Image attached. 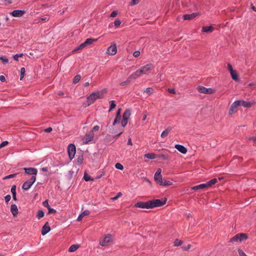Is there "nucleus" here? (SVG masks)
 Returning <instances> with one entry per match:
<instances>
[{
  "instance_id": "obj_29",
  "label": "nucleus",
  "mask_w": 256,
  "mask_h": 256,
  "mask_svg": "<svg viewBox=\"0 0 256 256\" xmlns=\"http://www.w3.org/2000/svg\"><path fill=\"white\" fill-rule=\"evenodd\" d=\"M230 73L232 78L234 80H238V74L236 72L235 70H233Z\"/></svg>"
},
{
  "instance_id": "obj_4",
  "label": "nucleus",
  "mask_w": 256,
  "mask_h": 256,
  "mask_svg": "<svg viewBox=\"0 0 256 256\" xmlns=\"http://www.w3.org/2000/svg\"><path fill=\"white\" fill-rule=\"evenodd\" d=\"M96 39L88 38H87L85 42L82 44H80L77 48H75L73 50V52H76L79 50H82L86 47V46L91 44L93 42H96Z\"/></svg>"
},
{
  "instance_id": "obj_7",
  "label": "nucleus",
  "mask_w": 256,
  "mask_h": 256,
  "mask_svg": "<svg viewBox=\"0 0 256 256\" xmlns=\"http://www.w3.org/2000/svg\"><path fill=\"white\" fill-rule=\"evenodd\" d=\"M166 203V200H164V201L161 200L159 199H156L150 200V205L152 206V208L164 205Z\"/></svg>"
},
{
  "instance_id": "obj_34",
  "label": "nucleus",
  "mask_w": 256,
  "mask_h": 256,
  "mask_svg": "<svg viewBox=\"0 0 256 256\" xmlns=\"http://www.w3.org/2000/svg\"><path fill=\"white\" fill-rule=\"evenodd\" d=\"M0 60H2L3 64H6L8 62V59L4 56H0Z\"/></svg>"
},
{
  "instance_id": "obj_25",
  "label": "nucleus",
  "mask_w": 256,
  "mask_h": 256,
  "mask_svg": "<svg viewBox=\"0 0 256 256\" xmlns=\"http://www.w3.org/2000/svg\"><path fill=\"white\" fill-rule=\"evenodd\" d=\"M130 115V111L126 110L123 114L122 118L128 120Z\"/></svg>"
},
{
  "instance_id": "obj_59",
  "label": "nucleus",
  "mask_w": 256,
  "mask_h": 256,
  "mask_svg": "<svg viewBox=\"0 0 256 256\" xmlns=\"http://www.w3.org/2000/svg\"><path fill=\"white\" fill-rule=\"evenodd\" d=\"M52 128H48L44 130V132H50L52 131Z\"/></svg>"
},
{
  "instance_id": "obj_16",
  "label": "nucleus",
  "mask_w": 256,
  "mask_h": 256,
  "mask_svg": "<svg viewBox=\"0 0 256 256\" xmlns=\"http://www.w3.org/2000/svg\"><path fill=\"white\" fill-rule=\"evenodd\" d=\"M142 76L140 70H136L134 72L130 74L128 77L130 79V80L134 79L135 80L138 78H140Z\"/></svg>"
},
{
  "instance_id": "obj_39",
  "label": "nucleus",
  "mask_w": 256,
  "mask_h": 256,
  "mask_svg": "<svg viewBox=\"0 0 256 256\" xmlns=\"http://www.w3.org/2000/svg\"><path fill=\"white\" fill-rule=\"evenodd\" d=\"M144 92L148 94H151L153 92L154 90L151 88H148L144 90Z\"/></svg>"
},
{
  "instance_id": "obj_18",
  "label": "nucleus",
  "mask_w": 256,
  "mask_h": 256,
  "mask_svg": "<svg viewBox=\"0 0 256 256\" xmlns=\"http://www.w3.org/2000/svg\"><path fill=\"white\" fill-rule=\"evenodd\" d=\"M238 106H242L244 108H250L252 106V103L250 102H245L244 100H237Z\"/></svg>"
},
{
  "instance_id": "obj_9",
  "label": "nucleus",
  "mask_w": 256,
  "mask_h": 256,
  "mask_svg": "<svg viewBox=\"0 0 256 256\" xmlns=\"http://www.w3.org/2000/svg\"><path fill=\"white\" fill-rule=\"evenodd\" d=\"M112 240V236L110 234H106L103 239L100 240V244L102 246H106Z\"/></svg>"
},
{
  "instance_id": "obj_38",
  "label": "nucleus",
  "mask_w": 256,
  "mask_h": 256,
  "mask_svg": "<svg viewBox=\"0 0 256 256\" xmlns=\"http://www.w3.org/2000/svg\"><path fill=\"white\" fill-rule=\"evenodd\" d=\"M115 167L117 169H118V170H122L124 169L123 166L122 164H120V163H116L115 164Z\"/></svg>"
},
{
  "instance_id": "obj_47",
  "label": "nucleus",
  "mask_w": 256,
  "mask_h": 256,
  "mask_svg": "<svg viewBox=\"0 0 256 256\" xmlns=\"http://www.w3.org/2000/svg\"><path fill=\"white\" fill-rule=\"evenodd\" d=\"M120 120V117L116 116L115 120L113 122V125L116 124V123H118Z\"/></svg>"
},
{
  "instance_id": "obj_53",
  "label": "nucleus",
  "mask_w": 256,
  "mask_h": 256,
  "mask_svg": "<svg viewBox=\"0 0 256 256\" xmlns=\"http://www.w3.org/2000/svg\"><path fill=\"white\" fill-rule=\"evenodd\" d=\"M4 198L6 202H8L10 200L11 196L10 194H8L5 196Z\"/></svg>"
},
{
  "instance_id": "obj_48",
  "label": "nucleus",
  "mask_w": 256,
  "mask_h": 256,
  "mask_svg": "<svg viewBox=\"0 0 256 256\" xmlns=\"http://www.w3.org/2000/svg\"><path fill=\"white\" fill-rule=\"evenodd\" d=\"M89 214H90V212L88 210H86L81 214L82 216L83 217L84 216H87L89 215Z\"/></svg>"
},
{
  "instance_id": "obj_1",
  "label": "nucleus",
  "mask_w": 256,
  "mask_h": 256,
  "mask_svg": "<svg viewBox=\"0 0 256 256\" xmlns=\"http://www.w3.org/2000/svg\"><path fill=\"white\" fill-rule=\"evenodd\" d=\"M107 92L106 89H104L101 91L92 92L87 98L88 106L93 104L95 100L98 98H102L104 96V94Z\"/></svg>"
},
{
  "instance_id": "obj_33",
  "label": "nucleus",
  "mask_w": 256,
  "mask_h": 256,
  "mask_svg": "<svg viewBox=\"0 0 256 256\" xmlns=\"http://www.w3.org/2000/svg\"><path fill=\"white\" fill-rule=\"evenodd\" d=\"M172 184V182L170 180H166L164 182H162V183H160V185L164 186H169Z\"/></svg>"
},
{
  "instance_id": "obj_51",
  "label": "nucleus",
  "mask_w": 256,
  "mask_h": 256,
  "mask_svg": "<svg viewBox=\"0 0 256 256\" xmlns=\"http://www.w3.org/2000/svg\"><path fill=\"white\" fill-rule=\"evenodd\" d=\"M8 144V141H4V142H2L0 144V148H2Z\"/></svg>"
},
{
  "instance_id": "obj_27",
  "label": "nucleus",
  "mask_w": 256,
  "mask_h": 256,
  "mask_svg": "<svg viewBox=\"0 0 256 256\" xmlns=\"http://www.w3.org/2000/svg\"><path fill=\"white\" fill-rule=\"evenodd\" d=\"M144 157L148 159H154L157 158V155L154 154H146L144 155Z\"/></svg>"
},
{
  "instance_id": "obj_50",
  "label": "nucleus",
  "mask_w": 256,
  "mask_h": 256,
  "mask_svg": "<svg viewBox=\"0 0 256 256\" xmlns=\"http://www.w3.org/2000/svg\"><path fill=\"white\" fill-rule=\"evenodd\" d=\"M42 204L44 207H46L48 208L50 207L48 200H46L45 201H44L42 203Z\"/></svg>"
},
{
  "instance_id": "obj_44",
  "label": "nucleus",
  "mask_w": 256,
  "mask_h": 256,
  "mask_svg": "<svg viewBox=\"0 0 256 256\" xmlns=\"http://www.w3.org/2000/svg\"><path fill=\"white\" fill-rule=\"evenodd\" d=\"M120 24H121L120 20L118 19L116 20L114 22V24L116 27H118V26H120Z\"/></svg>"
},
{
  "instance_id": "obj_64",
  "label": "nucleus",
  "mask_w": 256,
  "mask_h": 256,
  "mask_svg": "<svg viewBox=\"0 0 256 256\" xmlns=\"http://www.w3.org/2000/svg\"><path fill=\"white\" fill-rule=\"evenodd\" d=\"M250 140H252L254 142V144L256 146V137H253L250 138Z\"/></svg>"
},
{
  "instance_id": "obj_42",
  "label": "nucleus",
  "mask_w": 256,
  "mask_h": 256,
  "mask_svg": "<svg viewBox=\"0 0 256 256\" xmlns=\"http://www.w3.org/2000/svg\"><path fill=\"white\" fill-rule=\"evenodd\" d=\"M23 55L24 54H16L14 56V58L16 60H18V58L22 57L23 56Z\"/></svg>"
},
{
  "instance_id": "obj_13",
  "label": "nucleus",
  "mask_w": 256,
  "mask_h": 256,
  "mask_svg": "<svg viewBox=\"0 0 256 256\" xmlns=\"http://www.w3.org/2000/svg\"><path fill=\"white\" fill-rule=\"evenodd\" d=\"M25 174L32 175V176H36L37 174L38 170L36 168H24Z\"/></svg>"
},
{
  "instance_id": "obj_32",
  "label": "nucleus",
  "mask_w": 256,
  "mask_h": 256,
  "mask_svg": "<svg viewBox=\"0 0 256 256\" xmlns=\"http://www.w3.org/2000/svg\"><path fill=\"white\" fill-rule=\"evenodd\" d=\"M44 212L42 210H38L37 213V218L38 219H40V218L44 217Z\"/></svg>"
},
{
  "instance_id": "obj_62",
  "label": "nucleus",
  "mask_w": 256,
  "mask_h": 256,
  "mask_svg": "<svg viewBox=\"0 0 256 256\" xmlns=\"http://www.w3.org/2000/svg\"><path fill=\"white\" fill-rule=\"evenodd\" d=\"M182 248L184 250H188L190 248V245L188 244L186 246H183Z\"/></svg>"
},
{
  "instance_id": "obj_6",
  "label": "nucleus",
  "mask_w": 256,
  "mask_h": 256,
  "mask_svg": "<svg viewBox=\"0 0 256 256\" xmlns=\"http://www.w3.org/2000/svg\"><path fill=\"white\" fill-rule=\"evenodd\" d=\"M36 176H32L30 180H26L22 186V188L25 190H28L32 185V184L36 182Z\"/></svg>"
},
{
  "instance_id": "obj_22",
  "label": "nucleus",
  "mask_w": 256,
  "mask_h": 256,
  "mask_svg": "<svg viewBox=\"0 0 256 256\" xmlns=\"http://www.w3.org/2000/svg\"><path fill=\"white\" fill-rule=\"evenodd\" d=\"M10 211L14 216H16L18 214V209L17 206L15 204L11 205Z\"/></svg>"
},
{
  "instance_id": "obj_49",
  "label": "nucleus",
  "mask_w": 256,
  "mask_h": 256,
  "mask_svg": "<svg viewBox=\"0 0 256 256\" xmlns=\"http://www.w3.org/2000/svg\"><path fill=\"white\" fill-rule=\"evenodd\" d=\"M128 120H124L123 118L122 119V127H124L126 125V124L128 123Z\"/></svg>"
},
{
  "instance_id": "obj_60",
  "label": "nucleus",
  "mask_w": 256,
  "mask_h": 256,
  "mask_svg": "<svg viewBox=\"0 0 256 256\" xmlns=\"http://www.w3.org/2000/svg\"><path fill=\"white\" fill-rule=\"evenodd\" d=\"M168 91L170 94H175L176 92L174 88H168Z\"/></svg>"
},
{
  "instance_id": "obj_46",
  "label": "nucleus",
  "mask_w": 256,
  "mask_h": 256,
  "mask_svg": "<svg viewBox=\"0 0 256 256\" xmlns=\"http://www.w3.org/2000/svg\"><path fill=\"white\" fill-rule=\"evenodd\" d=\"M122 194L121 192H120L118 193L117 195H116V196L112 198V200H116L118 198H120V196H122Z\"/></svg>"
},
{
  "instance_id": "obj_20",
  "label": "nucleus",
  "mask_w": 256,
  "mask_h": 256,
  "mask_svg": "<svg viewBox=\"0 0 256 256\" xmlns=\"http://www.w3.org/2000/svg\"><path fill=\"white\" fill-rule=\"evenodd\" d=\"M238 106V103L237 101L234 102L231 106L230 110H229V114H233L236 111V108Z\"/></svg>"
},
{
  "instance_id": "obj_37",
  "label": "nucleus",
  "mask_w": 256,
  "mask_h": 256,
  "mask_svg": "<svg viewBox=\"0 0 256 256\" xmlns=\"http://www.w3.org/2000/svg\"><path fill=\"white\" fill-rule=\"evenodd\" d=\"M25 72H26L25 68H21V69H20V80H22V78L24 77Z\"/></svg>"
},
{
  "instance_id": "obj_31",
  "label": "nucleus",
  "mask_w": 256,
  "mask_h": 256,
  "mask_svg": "<svg viewBox=\"0 0 256 256\" xmlns=\"http://www.w3.org/2000/svg\"><path fill=\"white\" fill-rule=\"evenodd\" d=\"M80 78L81 76L80 74L76 75L74 78L73 82L74 84H76L80 80Z\"/></svg>"
},
{
  "instance_id": "obj_19",
  "label": "nucleus",
  "mask_w": 256,
  "mask_h": 256,
  "mask_svg": "<svg viewBox=\"0 0 256 256\" xmlns=\"http://www.w3.org/2000/svg\"><path fill=\"white\" fill-rule=\"evenodd\" d=\"M198 15V13L194 12L192 14H187L184 16V20H191Z\"/></svg>"
},
{
  "instance_id": "obj_30",
  "label": "nucleus",
  "mask_w": 256,
  "mask_h": 256,
  "mask_svg": "<svg viewBox=\"0 0 256 256\" xmlns=\"http://www.w3.org/2000/svg\"><path fill=\"white\" fill-rule=\"evenodd\" d=\"M130 79L129 78V77H128V78L126 81L120 82V84L121 86H127L130 83Z\"/></svg>"
},
{
  "instance_id": "obj_12",
  "label": "nucleus",
  "mask_w": 256,
  "mask_h": 256,
  "mask_svg": "<svg viewBox=\"0 0 256 256\" xmlns=\"http://www.w3.org/2000/svg\"><path fill=\"white\" fill-rule=\"evenodd\" d=\"M94 136V134L92 131H90L88 132L86 136L83 138V142L85 144H88V142L92 141Z\"/></svg>"
},
{
  "instance_id": "obj_54",
  "label": "nucleus",
  "mask_w": 256,
  "mask_h": 256,
  "mask_svg": "<svg viewBox=\"0 0 256 256\" xmlns=\"http://www.w3.org/2000/svg\"><path fill=\"white\" fill-rule=\"evenodd\" d=\"M48 214H54V213L56 212V210L54 209L51 208L50 207L48 208Z\"/></svg>"
},
{
  "instance_id": "obj_11",
  "label": "nucleus",
  "mask_w": 256,
  "mask_h": 256,
  "mask_svg": "<svg viewBox=\"0 0 256 256\" xmlns=\"http://www.w3.org/2000/svg\"><path fill=\"white\" fill-rule=\"evenodd\" d=\"M198 91L200 93L206 94H212L214 92V90L210 88H206L203 86H198L197 88Z\"/></svg>"
},
{
  "instance_id": "obj_41",
  "label": "nucleus",
  "mask_w": 256,
  "mask_h": 256,
  "mask_svg": "<svg viewBox=\"0 0 256 256\" xmlns=\"http://www.w3.org/2000/svg\"><path fill=\"white\" fill-rule=\"evenodd\" d=\"M182 244V242L180 240H176L174 242V246H179L180 245H181Z\"/></svg>"
},
{
  "instance_id": "obj_10",
  "label": "nucleus",
  "mask_w": 256,
  "mask_h": 256,
  "mask_svg": "<svg viewBox=\"0 0 256 256\" xmlns=\"http://www.w3.org/2000/svg\"><path fill=\"white\" fill-rule=\"evenodd\" d=\"M134 207L140 208H152L150 205V200L146 202H139L135 204Z\"/></svg>"
},
{
  "instance_id": "obj_63",
  "label": "nucleus",
  "mask_w": 256,
  "mask_h": 256,
  "mask_svg": "<svg viewBox=\"0 0 256 256\" xmlns=\"http://www.w3.org/2000/svg\"><path fill=\"white\" fill-rule=\"evenodd\" d=\"M120 110H121L120 108L118 109L117 113H116V116L120 117Z\"/></svg>"
},
{
  "instance_id": "obj_8",
  "label": "nucleus",
  "mask_w": 256,
  "mask_h": 256,
  "mask_svg": "<svg viewBox=\"0 0 256 256\" xmlns=\"http://www.w3.org/2000/svg\"><path fill=\"white\" fill-rule=\"evenodd\" d=\"M68 152L70 160H72L76 152V148L74 144H70L68 145Z\"/></svg>"
},
{
  "instance_id": "obj_36",
  "label": "nucleus",
  "mask_w": 256,
  "mask_h": 256,
  "mask_svg": "<svg viewBox=\"0 0 256 256\" xmlns=\"http://www.w3.org/2000/svg\"><path fill=\"white\" fill-rule=\"evenodd\" d=\"M110 108L109 111L110 112L116 107V104H114V100H110Z\"/></svg>"
},
{
  "instance_id": "obj_15",
  "label": "nucleus",
  "mask_w": 256,
  "mask_h": 256,
  "mask_svg": "<svg viewBox=\"0 0 256 256\" xmlns=\"http://www.w3.org/2000/svg\"><path fill=\"white\" fill-rule=\"evenodd\" d=\"M25 14L24 10H14L10 12V14L14 17H21Z\"/></svg>"
},
{
  "instance_id": "obj_52",
  "label": "nucleus",
  "mask_w": 256,
  "mask_h": 256,
  "mask_svg": "<svg viewBox=\"0 0 256 256\" xmlns=\"http://www.w3.org/2000/svg\"><path fill=\"white\" fill-rule=\"evenodd\" d=\"M140 52L139 50L136 51L133 53V56L136 58L138 57L140 55Z\"/></svg>"
},
{
  "instance_id": "obj_43",
  "label": "nucleus",
  "mask_w": 256,
  "mask_h": 256,
  "mask_svg": "<svg viewBox=\"0 0 256 256\" xmlns=\"http://www.w3.org/2000/svg\"><path fill=\"white\" fill-rule=\"evenodd\" d=\"M16 175H17V174H10V175L8 176H6V177L4 178V180L8 179V178H14Z\"/></svg>"
},
{
  "instance_id": "obj_40",
  "label": "nucleus",
  "mask_w": 256,
  "mask_h": 256,
  "mask_svg": "<svg viewBox=\"0 0 256 256\" xmlns=\"http://www.w3.org/2000/svg\"><path fill=\"white\" fill-rule=\"evenodd\" d=\"M157 158H162L163 160H167L168 157L166 155H165L164 154H160L158 156H157Z\"/></svg>"
},
{
  "instance_id": "obj_56",
  "label": "nucleus",
  "mask_w": 256,
  "mask_h": 256,
  "mask_svg": "<svg viewBox=\"0 0 256 256\" xmlns=\"http://www.w3.org/2000/svg\"><path fill=\"white\" fill-rule=\"evenodd\" d=\"M117 14H118V12L116 11H113L110 14V16L114 18V17L116 16Z\"/></svg>"
},
{
  "instance_id": "obj_21",
  "label": "nucleus",
  "mask_w": 256,
  "mask_h": 256,
  "mask_svg": "<svg viewBox=\"0 0 256 256\" xmlns=\"http://www.w3.org/2000/svg\"><path fill=\"white\" fill-rule=\"evenodd\" d=\"M175 148L183 154H185L187 152V149L182 145L176 144Z\"/></svg>"
},
{
  "instance_id": "obj_24",
  "label": "nucleus",
  "mask_w": 256,
  "mask_h": 256,
  "mask_svg": "<svg viewBox=\"0 0 256 256\" xmlns=\"http://www.w3.org/2000/svg\"><path fill=\"white\" fill-rule=\"evenodd\" d=\"M171 130V128L170 127H168L166 129L164 130L162 134H161V137L162 138H165L166 137L168 134L170 133V131Z\"/></svg>"
},
{
  "instance_id": "obj_14",
  "label": "nucleus",
  "mask_w": 256,
  "mask_h": 256,
  "mask_svg": "<svg viewBox=\"0 0 256 256\" xmlns=\"http://www.w3.org/2000/svg\"><path fill=\"white\" fill-rule=\"evenodd\" d=\"M117 52V48L116 44L109 46L107 49V54L110 56H114L116 54Z\"/></svg>"
},
{
  "instance_id": "obj_3",
  "label": "nucleus",
  "mask_w": 256,
  "mask_h": 256,
  "mask_svg": "<svg viewBox=\"0 0 256 256\" xmlns=\"http://www.w3.org/2000/svg\"><path fill=\"white\" fill-rule=\"evenodd\" d=\"M248 239V236L246 234L243 233H240L230 238V242H241L243 240Z\"/></svg>"
},
{
  "instance_id": "obj_17",
  "label": "nucleus",
  "mask_w": 256,
  "mask_h": 256,
  "mask_svg": "<svg viewBox=\"0 0 256 256\" xmlns=\"http://www.w3.org/2000/svg\"><path fill=\"white\" fill-rule=\"evenodd\" d=\"M50 230V228L48 226V222H46L42 228V234L44 236L48 234Z\"/></svg>"
},
{
  "instance_id": "obj_5",
  "label": "nucleus",
  "mask_w": 256,
  "mask_h": 256,
  "mask_svg": "<svg viewBox=\"0 0 256 256\" xmlns=\"http://www.w3.org/2000/svg\"><path fill=\"white\" fill-rule=\"evenodd\" d=\"M154 69V66L152 64H148L142 66L139 70L142 74H148V72Z\"/></svg>"
},
{
  "instance_id": "obj_23",
  "label": "nucleus",
  "mask_w": 256,
  "mask_h": 256,
  "mask_svg": "<svg viewBox=\"0 0 256 256\" xmlns=\"http://www.w3.org/2000/svg\"><path fill=\"white\" fill-rule=\"evenodd\" d=\"M213 30L214 28L212 26H203L202 28V31L204 32H211Z\"/></svg>"
},
{
  "instance_id": "obj_28",
  "label": "nucleus",
  "mask_w": 256,
  "mask_h": 256,
  "mask_svg": "<svg viewBox=\"0 0 256 256\" xmlns=\"http://www.w3.org/2000/svg\"><path fill=\"white\" fill-rule=\"evenodd\" d=\"M79 246L77 244H73V245H72L69 249H68V251L70 252H74V251H76L78 248Z\"/></svg>"
},
{
  "instance_id": "obj_58",
  "label": "nucleus",
  "mask_w": 256,
  "mask_h": 256,
  "mask_svg": "<svg viewBox=\"0 0 256 256\" xmlns=\"http://www.w3.org/2000/svg\"><path fill=\"white\" fill-rule=\"evenodd\" d=\"M161 172H162V170L161 168H159L157 170L156 172L154 174L156 175H161Z\"/></svg>"
},
{
  "instance_id": "obj_2",
  "label": "nucleus",
  "mask_w": 256,
  "mask_h": 256,
  "mask_svg": "<svg viewBox=\"0 0 256 256\" xmlns=\"http://www.w3.org/2000/svg\"><path fill=\"white\" fill-rule=\"evenodd\" d=\"M217 182L218 180L216 178H213L205 184H200L194 186L191 188L192 190H197L200 189L208 188L211 187L212 185L214 184Z\"/></svg>"
},
{
  "instance_id": "obj_55",
  "label": "nucleus",
  "mask_w": 256,
  "mask_h": 256,
  "mask_svg": "<svg viewBox=\"0 0 256 256\" xmlns=\"http://www.w3.org/2000/svg\"><path fill=\"white\" fill-rule=\"evenodd\" d=\"M228 68L230 72L234 70L232 66L230 64H228Z\"/></svg>"
},
{
  "instance_id": "obj_57",
  "label": "nucleus",
  "mask_w": 256,
  "mask_h": 256,
  "mask_svg": "<svg viewBox=\"0 0 256 256\" xmlns=\"http://www.w3.org/2000/svg\"><path fill=\"white\" fill-rule=\"evenodd\" d=\"M100 127L98 126H94L92 131L94 132V131H98L99 130Z\"/></svg>"
},
{
  "instance_id": "obj_61",
  "label": "nucleus",
  "mask_w": 256,
  "mask_h": 256,
  "mask_svg": "<svg viewBox=\"0 0 256 256\" xmlns=\"http://www.w3.org/2000/svg\"><path fill=\"white\" fill-rule=\"evenodd\" d=\"M0 80L2 82H4L6 80V78L4 76H0Z\"/></svg>"
},
{
  "instance_id": "obj_45",
  "label": "nucleus",
  "mask_w": 256,
  "mask_h": 256,
  "mask_svg": "<svg viewBox=\"0 0 256 256\" xmlns=\"http://www.w3.org/2000/svg\"><path fill=\"white\" fill-rule=\"evenodd\" d=\"M11 192L12 194H16V186L14 185L11 188Z\"/></svg>"
},
{
  "instance_id": "obj_26",
  "label": "nucleus",
  "mask_w": 256,
  "mask_h": 256,
  "mask_svg": "<svg viewBox=\"0 0 256 256\" xmlns=\"http://www.w3.org/2000/svg\"><path fill=\"white\" fill-rule=\"evenodd\" d=\"M154 180L160 185V183L163 182L162 175H156L154 176Z\"/></svg>"
},
{
  "instance_id": "obj_35",
  "label": "nucleus",
  "mask_w": 256,
  "mask_h": 256,
  "mask_svg": "<svg viewBox=\"0 0 256 256\" xmlns=\"http://www.w3.org/2000/svg\"><path fill=\"white\" fill-rule=\"evenodd\" d=\"M84 178L86 182H88L90 180H94V179L91 178L90 176L86 174H84Z\"/></svg>"
}]
</instances>
